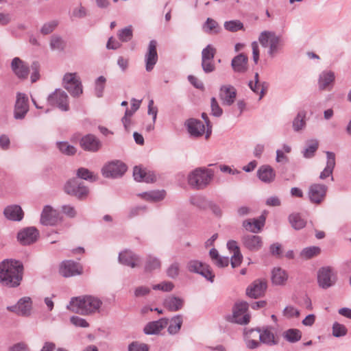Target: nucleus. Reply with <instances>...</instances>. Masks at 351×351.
<instances>
[{"instance_id": "1", "label": "nucleus", "mask_w": 351, "mask_h": 351, "mask_svg": "<svg viewBox=\"0 0 351 351\" xmlns=\"http://www.w3.org/2000/svg\"><path fill=\"white\" fill-rule=\"evenodd\" d=\"M23 265L16 260H4L0 263V282L9 287H16L23 280Z\"/></svg>"}, {"instance_id": "2", "label": "nucleus", "mask_w": 351, "mask_h": 351, "mask_svg": "<svg viewBox=\"0 0 351 351\" xmlns=\"http://www.w3.org/2000/svg\"><path fill=\"white\" fill-rule=\"evenodd\" d=\"M102 302L92 295H82L71 298L67 308L76 313L87 315L97 311Z\"/></svg>"}, {"instance_id": "3", "label": "nucleus", "mask_w": 351, "mask_h": 351, "mask_svg": "<svg viewBox=\"0 0 351 351\" xmlns=\"http://www.w3.org/2000/svg\"><path fill=\"white\" fill-rule=\"evenodd\" d=\"M213 176L214 172L212 169L196 168L189 174L188 183L195 189H204L210 183Z\"/></svg>"}, {"instance_id": "4", "label": "nucleus", "mask_w": 351, "mask_h": 351, "mask_svg": "<svg viewBox=\"0 0 351 351\" xmlns=\"http://www.w3.org/2000/svg\"><path fill=\"white\" fill-rule=\"evenodd\" d=\"M258 41L262 47H269L267 53L271 57H274L280 49V38L274 32H262L259 35Z\"/></svg>"}, {"instance_id": "5", "label": "nucleus", "mask_w": 351, "mask_h": 351, "mask_svg": "<svg viewBox=\"0 0 351 351\" xmlns=\"http://www.w3.org/2000/svg\"><path fill=\"white\" fill-rule=\"evenodd\" d=\"M62 86L73 97H79L83 93L82 82L76 73H67L62 79Z\"/></svg>"}, {"instance_id": "6", "label": "nucleus", "mask_w": 351, "mask_h": 351, "mask_svg": "<svg viewBox=\"0 0 351 351\" xmlns=\"http://www.w3.org/2000/svg\"><path fill=\"white\" fill-rule=\"evenodd\" d=\"M6 309L18 316L29 317L33 309L32 300L30 297H23L15 304L8 306Z\"/></svg>"}, {"instance_id": "7", "label": "nucleus", "mask_w": 351, "mask_h": 351, "mask_svg": "<svg viewBox=\"0 0 351 351\" xmlns=\"http://www.w3.org/2000/svg\"><path fill=\"white\" fill-rule=\"evenodd\" d=\"M47 102L63 112H67L70 109L69 96L65 91L60 88L56 89L48 96Z\"/></svg>"}, {"instance_id": "8", "label": "nucleus", "mask_w": 351, "mask_h": 351, "mask_svg": "<svg viewBox=\"0 0 351 351\" xmlns=\"http://www.w3.org/2000/svg\"><path fill=\"white\" fill-rule=\"evenodd\" d=\"M64 191L68 195L75 196L78 199L85 198L88 193V189L78 178L67 181L64 185Z\"/></svg>"}, {"instance_id": "9", "label": "nucleus", "mask_w": 351, "mask_h": 351, "mask_svg": "<svg viewBox=\"0 0 351 351\" xmlns=\"http://www.w3.org/2000/svg\"><path fill=\"white\" fill-rule=\"evenodd\" d=\"M127 170L126 165L120 160H113L106 164L101 172L107 178H117L121 177Z\"/></svg>"}, {"instance_id": "10", "label": "nucleus", "mask_w": 351, "mask_h": 351, "mask_svg": "<svg viewBox=\"0 0 351 351\" xmlns=\"http://www.w3.org/2000/svg\"><path fill=\"white\" fill-rule=\"evenodd\" d=\"M328 187L322 184H312L308 191V197L313 204H319L324 201L326 195Z\"/></svg>"}, {"instance_id": "11", "label": "nucleus", "mask_w": 351, "mask_h": 351, "mask_svg": "<svg viewBox=\"0 0 351 351\" xmlns=\"http://www.w3.org/2000/svg\"><path fill=\"white\" fill-rule=\"evenodd\" d=\"M247 308L248 304L245 302L236 304L233 308V314L231 322L241 325L248 324L250 317L246 313Z\"/></svg>"}, {"instance_id": "12", "label": "nucleus", "mask_w": 351, "mask_h": 351, "mask_svg": "<svg viewBox=\"0 0 351 351\" xmlns=\"http://www.w3.org/2000/svg\"><path fill=\"white\" fill-rule=\"evenodd\" d=\"M250 335L255 334L259 337L261 343L268 346H274L278 343L275 335L271 330V327L258 328L256 329H250Z\"/></svg>"}, {"instance_id": "13", "label": "nucleus", "mask_w": 351, "mask_h": 351, "mask_svg": "<svg viewBox=\"0 0 351 351\" xmlns=\"http://www.w3.org/2000/svg\"><path fill=\"white\" fill-rule=\"evenodd\" d=\"M157 42L152 40L148 45L145 55V70L147 72L152 71L158 62V56L157 53Z\"/></svg>"}, {"instance_id": "14", "label": "nucleus", "mask_w": 351, "mask_h": 351, "mask_svg": "<svg viewBox=\"0 0 351 351\" xmlns=\"http://www.w3.org/2000/svg\"><path fill=\"white\" fill-rule=\"evenodd\" d=\"M29 110L28 97L22 93H17L14 106V117L16 119H23Z\"/></svg>"}, {"instance_id": "15", "label": "nucleus", "mask_w": 351, "mask_h": 351, "mask_svg": "<svg viewBox=\"0 0 351 351\" xmlns=\"http://www.w3.org/2000/svg\"><path fill=\"white\" fill-rule=\"evenodd\" d=\"M336 278L329 267L321 268L317 274V282L322 289H328L335 283Z\"/></svg>"}, {"instance_id": "16", "label": "nucleus", "mask_w": 351, "mask_h": 351, "mask_svg": "<svg viewBox=\"0 0 351 351\" xmlns=\"http://www.w3.org/2000/svg\"><path fill=\"white\" fill-rule=\"evenodd\" d=\"M219 97L223 105L230 106L235 101L237 97L236 88L232 85L221 86L219 89Z\"/></svg>"}, {"instance_id": "17", "label": "nucleus", "mask_w": 351, "mask_h": 351, "mask_svg": "<svg viewBox=\"0 0 351 351\" xmlns=\"http://www.w3.org/2000/svg\"><path fill=\"white\" fill-rule=\"evenodd\" d=\"M39 233L38 230L34 227H28L21 230L17 235L18 240L22 245H30L34 243Z\"/></svg>"}, {"instance_id": "18", "label": "nucleus", "mask_w": 351, "mask_h": 351, "mask_svg": "<svg viewBox=\"0 0 351 351\" xmlns=\"http://www.w3.org/2000/svg\"><path fill=\"white\" fill-rule=\"evenodd\" d=\"M82 272L80 265L73 261H63L60 267V274L66 278L80 275Z\"/></svg>"}, {"instance_id": "19", "label": "nucleus", "mask_w": 351, "mask_h": 351, "mask_svg": "<svg viewBox=\"0 0 351 351\" xmlns=\"http://www.w3.org/2000/svg\"><path fill=\"white\" fill-rule=\"evenodd\" d=\"M11 68L14 73L21 80L27 77L29 72V66L19 58H14L11 62Z\"/></svg>"}, {"instance_id": "20", "label": "nucleus", "mask_w": 351, "mask_h": 351, "mask_svg": "<svg viewBox=\"0 0 351 351\" xmlns=\"http://www.w3.org/2000/svg\"><path fill=\"white\" fill-rule=\"evenodd\" d=\"M58 213L50 206H45L40 216V223L45 226H53L58 221Z\"/></svg>"}, {"instance_id": "21", "label": "nucleus", "mask_w": 351, "mask_h": 351, "mask_svg": "<svg viewBox=\"0 0 351 351\" xmlns=\"http://www.w3.org/2000/svg\"><path fill=\"white\" fill-rule=\"evenodd\" d=\"M267 289V282L263 279L256 280L247 290V295L253 298L261 297L265 293Z\"/></svg>"}, {"instance_id": "22", "label": "nucleus", "mask_w": 351, "mask_h": 351, "mask_svg": "<svg viewBox=\"0 0 351 351\" xmlns=\"http://www.w3.org/2000/svg\"><path fill=\"white\" fill-rule=\"evenodd\" d=\"M231 66L234 72L244 74L248 70V58L244 53H239L231 61Z\"/></svg>"}, {"instance_id": "23", "label": "nucleus", "mask_w": 351, "mask_h": 351, "mask_svg": "<svg viewBox=\"0 0 351 351\" xmlns=\"http://www.w3.org/2000/svg\"><path fill=\"white\" fill-rule=\"evenodd\" d=\"M335 80V73L331 71H324L319 76L318 87L320 90H330Z\"/></svg>"}, {"instance_id": "24", "label": "nucleus", "mask_w": 351, "mask_h": 351, "mask_svg": "<svg viewBox=\"0 0 351 351\" xmlns=\"http://www.w3.org/2000/svg\"><path fill=\"white\" fill-rule=\"evenodd\" d=\"M80 145L86 151L95 152L100 149L101 144L95 136L89 134L81 138Z\"/></svg>"}, {"instance_id": "25", "label": "nucleus", "mask_w": 351, "mask_h": 351, "mask_svg": "<svg viewBox=\"0 0 351 351\" xmlns=\"http://www.w3.org/2000/svg\"><path fill=\"white\" fill-rule=\"evenodd\" d=\"M119 261L124 265L134 268L139 265L141 259L132 251L125 250L119 253Z\"/></svg>"}, {"instance_id": "26", "label": "nucleus", "mask_w": 351, "mask_h": 351, "mask_svg": "<svg viewBox=\"0 0 351 351\" xmlns=\"http://www.w3.org/2000/svg\"><path fill=\"white\" fill-rule=\"evenodd\" d=\"M185 125L191 136L199 137L205 132V126L200 120L189 119L186 121Z\"/></svg>"}, {"instance_id": "27", "label": "nucleus", "mask_w": 351, "mask_h": 351, "mask_svg": "<svg viewBox=\"0 0 351 351\" xmlns=\"http://www.w3.org/2000/svg\"><path fill=\"white\" fill-rule=\"evenodd\" d=\"M326 165L324 170L320 173L319 178L325 180L328 177H331L333 180L332 172L335 167V154L332 152H326Z\"/></svg>"}, {"instance_id": "28", "label": "nucleus", "mask_w": 351, "mask_h": 351, "mask_svg": "<svg viewBox=\"0 0 351 351\" xmlns=\"http://www.w3.org/2000/svg\"><path fill=\"white\" fill-rule=\"evenodd\" d=\"M168 323L169 320L167 318L149 322L143 329L144 332L147 335L158 334L168 325Z\"/></svg>"}, {"instance_id": "29", "label": "nucleus", "mask_w": 351, "mask_h": 351, "mask_svg": "<svg viewBox=\"0 0 351 351\" xmlns=\"http://www.w3.org/2000/svg\"><path fill=\"white\" fill-rule=\"evenodd\" d=\"M244 246L251 251L259 250L263 245L262 238L258 235L247 234L242 238Z\"/></svg>"}, {"instance_id": "30", "label": "nucleus", "mask_w": 351, "mask_h": 351, "mask_svg": "<svg viewBox=\"0 0 351 351\" xmlns=\"http://www.w3.org/2000/svg\"><path fill=\"white\" fill-rule=\"evenodd\" d=\"M133 176L135 180L138 182H145L147 183L154 182L156 181V176L152 171H147L138 167H135L133 171Z\"/></svg>"}, {"instance_id": "31", "label": "nucleus", "mask_w": 351, "mask_h": 351, "mask_svg": "<svg viewBox=\"0 0 351 351\" xmlns=\"http://www.w3.org/2000/svg\"><path fill=\"white\" fill-rule=\"evenodd\" d=\"M258 178L263 182L270 183L275 179L276 174L271 167L263 165L257 171Z\"/></svg>"}, {"instance_id": "32", "label": "nucleus", "mask_w": 351, "mask_h": 351, "mask_svg": "<svg viewBox=\"0 0 351 351\" xmlns=\"http://www.w3.org/2000/svg\"><path fill=\"white\" fill-rule=\"evenodd\" d=\"M5 217L12 221H21L23 217V212L19 205L7 206L3 211Z\"/></svg>"}, {"instance_id": "33", "label": "nucleus", "mask_w": 351, "mask_h": 351, "mask_svg": "<svg viewBox=\"0 0 351 351\" xmlns=\"http://www.w3.org/2000/svg\"><path fill=\"white\" fill-rule=\"evenodd\" d=\"M141 199L152 202H157L162 200L166 195V192L164 190L161 191H150L137 194Z\"/></svg>"}, {"instance_id": "34", "label": "nucleus", "mask_w": 351, "mask_h": 351, "mask_svg": "<svg viewBox=\"0 0 351 351\" xmlns=\"http://www.w3.org/2000/svg\"><path fill=\"white\" fill-rule=\"evenodd\" d=\"M265 223V217H261L259 219H253L245 220L243 222V226L246 230L254 233H257L263 227Z\"/></svg>"}, {"instance_id": "35", "label": "nucleus", "mask_w": 351, "mask_h": 351, "mask_svg": "<svg viewBox=\"0 0 351 351\" xmlns=\"http://www.w3.org/2000/svg\"><path fill=\"white\" fill-rule=\"evenodd\" d=\"M184 304V300L179 297L170 295L164 301V306L171 311H177L181 309Z\"/></svg>"}, {"instance_id": "36", "label": "nucleus", "mask_w": 351, "mask_h": 351, "mask_svg": "<svg viewBox=\"0 0 351 351\" xmlns=\"http://www.w3.org/2000/svg\"><path fill=\"white\" fill-rule=\"evenodd\" d=\"M288 279V274L285 270L276 267L272 270L271 281L276 285H284Z\"/></svg>"}, {"instance_id": "37", "label": "nucleus", "mask_w": 351, "mask_h": 351, "mask_svg": "<svg viewBox=\"0 0 351 351\" xmlns=\"http://www.w3.org/2000/svg\"><path fill=\"white\" fill-rule=\"evenodd\" d=\"M306 112L304 110L298 112L296 117L293 119L292 122L293 130L295 132H300L304 130L306 127Z\"/></svg>"}, {"instance_id": "38", "label": "nucleus", "mask_w": 351, "mask_h": 351, "mask_svg": "<svg viewBox=\"0 0 351 351\" xmlns=\"http://www.w3.org/2000/svg\"><path fill=\"white\" fill-rule=\"evenodd\" d=\"M319 147V142L317 139H311L306 142V147L302 151V155L305 158H311L315 156Z\"/></svg>"}, {"instance_id": "39", "label": "nucleus", "mask_w": 351, "mask_h": 351, "mask_svg": "<svg viewBox=\"0 0 351 351\" xmlns=\"http://www.w3.org/2000/svg\"><path fill=\"white\" fill-rule=\"evenodd\" d=\"M182 322L183 319L181 315H177L173 317L169 322L167 329L168 332L171 335L177 334L180 330Z\"/></svg>"}, {"instance_id": "40", "label": "nucleus", "mask_w": 351, "mask_h": 351, "mask_svg": "<svg viewBox=\"0 0 351 351\" xmlns=\"http://www.w3.org/2000/svg\"><path fill=\"white\" fill-rule=\"evenodd\" d=\"M283 338L290 343H295L301 339L302 332L296 328L288 329L283 332Z\"/></svg>"}, {"instance_id": "41", "label": "nucleus", "mask_w": 351, "mask_h": 351, "mask_svg": "<svg viewBox=\"0 0 351 351\" xmlns=\"http://www.w3.org/2000/svg\"><path fill=\"white\" fill-rule=\"evenodd\" d=\"M289 221L295 230H300L306 226V221L299 213H293L289 215Z\"/></svg>"}, {"instance_id": "42", "label": "nucleus", "mask_w": 351, "mask_h": 351, "mask_svg": "<svg viewBox=\"0 0 351 351\" xmlns=\"http://www.w3.org/2000/svg\"><path fill=\"white\" fill-rule=\"evenodd\" d=\"M204 32L208 34L215 33L217 34L220 31V27L218 23L211 18H208L203 25Z\"/></svg>"}, {"instance_id": "43", "label": "nucleus", "mask_w": 351, "mask_h": 351, "mask_svg": "<svg viewBox=\"0 0 351 351\" xmlns=\"http://www.w3.org/2000/svg\"><path fill=\"white\" fill-rule=\"evenodd\" d=\"M190 203L199 209L205 210L208 208L209 201L202 195L193 196L190 198Z\"/></svg>"}, {"instance_id": "44", "label": "nucleus", "mask_w": 351, "mask_h": 351, "mask_svg": "<svg viewBox=\"0 0 351 351\" xmlns=\"http://www.w3.org/2000/svg\"><path fill=\"white\" fill-rule=\"evenodd\" d=\"M65 47V43L61 36L53 35L50 39V48L51 50L62 51Z\"/></svg>"}, {"instance_id": "45", "label": "nucleus", "mask_w": 351, "mask_h": 351, "mask_svg": "<svg viewBox=\"0 0 351 351\" xmlns=\"http://www.w3.org/2000/svg\"><path fill=\"white\" fill-rule=\"evenodd\" d=\"M224 28L231 32H235L243 29V24L239 20H232L224 23Z\"/></svg>"}, {"instance_id": "46", "label": "nucleus", "mask_w": 351, "mask_h": 351, "mask_svg": "<svg viewBox=\"0 0 351 351\" xmlns=\"http://www.w3.org/2000/svg\"><path fill=\"white\" fill-rule=\"evenodd\" d=\"M161 266L160 261L154 256H149L147 258L146 263L145 265V269L147 271H151L152 270L159 269Z\"/></svg>"}, {"instance_id": "47", "label": "nucleus", "mask_w": 351, "mask_h": 351, "mask_svg": "<svg viewBox=\"0 0 351 351\" xmlns=\"http://www.w3.org/2000/svg\"><path fill=\"white\" fill-rule=\"evenodd\" d=\"M106 79L104 76H99L95 82V93L97 97L103 96L104 90L105 88Z\"/></svg>"}, {"instance_id": "48", "label": "nucleus", "mask_w": 351, "mask_h": 351, "mask_svg": "<svg viewBox=\"0 0 351 351\" xmlns=\"http://www.w3.org/2000/svg\"><path fill=\"white\" fill-rule=\"evenodd\" d=\"M57 146L60 152L65 155L71 156L76 152L75 147L67 142H58Z\"/></svg>"}, {"instance_id": "49", "label": "nucleus", "mask_w": 351, "mask_h": 351, "mask_svg": "<svg viewBox=\"0 0 351 351\" xmlns=\"http://www.w3.org/2000/svg\"><path fill=\"white\" fill-rule=\"evenodd\" d=\"M216 49L211 45H208L202 51V60H213Z\"/></svg>"}, {"instance_id": "50", "label": "nucleus", "mask_w": 351, "mask_h": 351, "mask_svg": "<svg viewBox=\"0 0 351 351\" xmlns=\"http://www.w3.org/2000/svg\"><path fill=\"white\" fill-rule=\"evenodd\" d=\"M133 36L132 33V27L131 25H129L121 30L118 32V37L120 40L122 42H128L130 41Z\"/></svg>"}, {"instance_id": "51", "label": "nucleus", "mask_w": 351, "mask_h": 351, "mask_svg": "<svg viewBox=\"0 0 351 351\" xmlns=\"http://www.w3.org/2000/svg\"><path fill=\"white\" fill-rule=\"evenodd\" d=\"M57 20H52L43 24L40 28V33L43 35H47L53 32L58 25Z\"/></svg>"}, {"instance_id": "52", "label": "nucleus", "mask_w": 351, "mask_h": 351, "mask_svg": "<svg viewBox=\"0 0 351 351\" xmlns=\"http://www.w3.org/2000/svg\"><path fill=\"white\" fill-rule=\"evenodd\" d=\"M348 330L346 327L339 322H335L332 325V335L335 337H341L346 335Z\"/></svg>"}, {"instance_id": "53", "label": "nucleus", "mask_w": 351, "mask_h": 351, "mask_svg": "<svg viewBox=\"0 0 351 351\" xmlns=\"http://www.w3.org/2000/svg\"><path fill=\"white\" fill-rule=\"evenodd\" d=\"M77 176L78 178L94 182L97 180L95 176L88 169L86 168H80L77 169Z\"/></svg>"}, {"instance_id": "54", "label": "nucleus", "mask_w": 351, "mask_h": 351, "mask_svg": "<svg viewBox=\"0 0 351 351\" xmlns=\"http://www.w3.org/2000/svg\"><path fill=\"white\" fill-rule=\"evenodd\" d=\"M250 330L246 332V337H245V344L247 348L249 349H255L260 346L261 342L260 341H257L255 339H252V337H258L256 335H250Z\"/></svg>"}, {"instance_id": "55", "label": "nucleus", "mask_w": 351, "mask_h": 351, "mask_svg": "<svg viewBox=\"0 0 351 351\" xmlns=\"http://www.w3.org/2000/svg\"><path fill=\"white\" fill-rule=\"evenodd\" d=\"M206 265L200 261L192 260L188 263L187 269L191 272L199 274Z\"/></svg>"}, {"instance_id": "56", "label": "nucleus", "mask_w": 351, "mask_h": 351, "mask_svg": "<svg viewBox=\"0 0 351 351\" xmlns=\"http://www.w3.org/2000/svg\"><path fill=\"white\" fill-rule=\"evenodd\" d=\"M180 263L174 262L171 263L167 269V275L171 278H176L178 276L180 272Z\"/></svg>"}, {"instance_id": "57", "label": "nucleus", "mask_w": 351, "mask_h": 351, "mask_svg": "<svg viewBox=\"0 0 351 351\" xmlns=\"http://www.w3.org/2000/svg\"><path fill=\"white\" fill-rule=\"evenodd\" d=\"M319 252L320 248L319 247L312 246L304 248L301 252V256L306 258H311L319 254Z\"/></svg>"}, {"instance_id": "58", "label": "nucleus", "mask_w": 351, "mask_h": 351, "mask_svg": "<svg viewBox=\"0 0 351 351\" xmlns=\"http://www.w3.org/2000/svg\"><path fill=\"white\" fill-rule=\"evenodd\" d=\"M210 107H211V113L213 116L216 117H219L223 114V110L219 106L218 101H217L215 97H212L210 99Z\"/></svg>"}, {"instance_id": "59", "label": "nucleus", "mask_w": 351, "mask_h": 351, "mask_svg": "<svg viewBox=\"0 0 351 351\" xmlns=\"http://www.w3.org/2000/svg\"><path fill=\"white\" fill-rule=\"evenodd\" d=\"M128 351H149V346L144 343L133 341L129 344Z\"/></svg>"}, {"instance_id": "60", "label": "nucleus", "mask_w": 351, "mask_h": 351, "mask_svg": "<svg viewBox=\"0 0 351 351\" xmlns=\"http://www.w3.org/2000/svg\"><path fill=\"white\" fill-rule=\"evenodd\" d=\"M174 287L173 284L171 282L164 281L160 284L155 285L153 286L154 290H161L163 291H171Z\"/></svg>"}, {"instance_id": "61", "label": "nucleus", "mask_w": 351, "mask_h": 351, "mask_svg": "<svg viewBox=\"0 0 351 351\" xmlns=\"http://www.w3.org/2000/svg\"><path fill=\"white\" fill-rule=\"evenodd\" d=\"M199 274L204 276L210 282H213L214 281L215 275L213 274L210 267L208 265H206L204 266V267L201 270V271H199Z\"/></svg>"}, {"instance_id": "62", "label": "nucleus", "mask_w": 351, "mask_h": 351, "mask_svg": "<svg viewBox=\"0 0 351 351\" xmlns=\"http://www.w3.org/2000/svg\"><path fill=\"white\" fill-rule=\"evenodd\" d=\"M86 16V10L84 7L80 5L72 11L71 16L77 19H82Z\"/></svg>"}, {"instance_id": "63", "label": "nucleus", "mask_w": 351, "mask_h": 351, "mask_svg": "<svg viewBox=\"0 0 351 351\" xmlns=\"http://www.w3.org/2000/svg\"><path fill=\"white\" fill-rule=\"evenodd\" d=\"M202 68L206 73H210L215 71V66L213 60H202Z\"/></svg>"}, {"instance_id": "64", "label": "nucleus", "mask_w": 351, "mask_h": 351, "mask_svg": "<svg viewBox=\"0 0 351 351\" xmlns=\"http://www.w3.org/2000/svg\"><path fill=\"white\" fill-rule=\"evenodd\" d=\"M9 351H29V348L25 343L19 342L10 347Z\"/></svg>"}]
</instances>
